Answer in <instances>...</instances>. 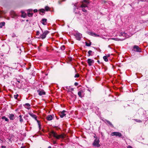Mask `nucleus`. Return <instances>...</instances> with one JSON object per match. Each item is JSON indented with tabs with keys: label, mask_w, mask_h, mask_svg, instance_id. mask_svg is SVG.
<instances>
[{
	"label": "nucleus",
	"mask_w": 148,
	"mask_h": 148,
	"mask_svg": "<svg viewBox=\"0 0 148 148\" xmlns=\"http://www.w3.org/2000/svg\"><path fill=\"white\" fill-rule=\"evenodd\" d=\"M84 2L86 3V4L83 3L81 5V7L82 8L83 11L86 12H87V9L89 10L90 8L88 7V4L89 3V1L87 0H84Z\"/></svg>",
	"instance_id": "1"
},
{
	"label": "nucleus",
	"mask_w": 148,
	"mask_h": 148,
	"mask_svg": "<svg viewBox=\"0 0 148 148\" xmlns=\"http://www.w3.org/2000/svg\"><path fill=\"white\" fill-rule=\"evenodd\" d=\"M99 138L96 137V138L95 139L92 143V145L95 147H99L101 146L99 144Z\"/></svg>",
	"instance_id": "2"
},
{
	"label": "nucleus",
	"mask_w": 148,
	"mask_h": 148,
	"mask_svg": "<svg viewBox=\"0 0 148 148\" xmlns=\"http://www.w3.org/2000/svg\"><path fill=\"white\" fill-rule=\"evenodd\" d=\"M74 35L77 40H80L82 37V34L79 32L77 31H76L74 33Z\"/></svg>",
	"instance_id": "3"
},
{
	"label": "nucleus",
	"mask_w": 148,
	"mask_h": 148,
	"mask_svg": "<svg viewBox=\"0 0 148 148\" xmlns=\"http://www.w3.org/2000/svg\"><path fill=\"white\" fill-rule=\"evenodd\" d=\"M51 133L53 137H55L56 139H59L60 138H64V136L62 135H58L56 132L53 131H52Z\"/></svg>",
	"instance_id": "4"
},
{
	"label": "nucleus",
	"mask_w": 148,
	"mask_h": 148,
	"mask_svg": "<svg viewBox=\"0 0 148 148\" xmlns=\"http://www.w3.org/2000/svg\"><path fill=\"white\" fill-rule=\"evenodd\" d=\"M41 29L42 32V34H41L40 36V37H38V38L44 39L46 38L47 35L49 33V32L47 30H45L44 32H43L42 29Z\"/></svg>",
	"instance_id": "5"
},
{
	"label": "nucleus",
	"mask_w": 148,
	"mask_h": 148,
	"mask_svg": "<svg viewBox=\"0 0 148 148\" xmlns=\"http://www.w3.org/2000/svg\"><path fill=\"white\" fill-rule=\"evenodd\" d=\"M111 135L112 136H118L120 138H123L124 137L122 136L121 134L119 132H114L111 133Z\"/></svg>",
	"instance_id": "6"
},
{
	"label": "nucleus",
	"mask_w": 148,
	"mask_h": 148,
	"mask_svg": "<svg viewBox=\"0 0 148 148\" xmlns=\"http://www.w3.org/2000/svg\"><path fill=\"white\" fill-rule=\"evenodd\" d=\"M101 2L102 3H104L105 4H106V5H108V4L109 5H110L112 6H113L114 5V4L111 1H109L108 2L105 1L104 0H101Z\"/></svg>",
	"instance_id": "7"
},
{
	"label": "nucleus",
	"mask_w": 148,
	"mask_h": 148,
	"mask_svg": "<svg viewBox=\"0 0 148 148\" xmlns=\"http://www.w3.org/2000/svg\"><path fill=\"white\" fill-rule=\"evenodd\" d=\"M119 36H123L124 37V38H120V41H122L124 40H125L126 38H127V35L126 33L123 32H121L119 35Z\"/></svg>",
	"instance_id": "8"
},
{
	"label": "nucleus",
	"mask_w": 148,
	"mask_h": 148,
	"mask_svg": "<svg viewBox=\"0 0 148 148\" xmlns=\"http://www.w3.org/2000/svg\"><path fill=\"white\" fill-rule=\"evenodd\" d=\"M133 49L135 51L139 52H141L140 49L137 45L134 46Z\"/></svg>",
	"instance_id": "9"
},
{
	"label": "nucleus",
	"mask_w": 148,
	"mask_h": 148,
	"mask_svg": "<svg viewBox=\"0 0 148 148\" xmlns=\"http://www.w3.org/2000/svg\"><path fill=\"white\" fill-rule=\"evenodd\" d=\"M103 121L105 122L108 125L110 126L111 127H113L114 126L112 124L111 122H110L109 121L106 119H105L104 120H103Z\"/></svg>",
	"instance_id": "10"
},
{
	"label": "nucleus",
	"mask_w": 148,
	"mask_h": 148,
	"mask_svg": "<svg viewBox=\"0 0 148 148\" xmlns=\"http://www.w3.org/2000/svg\"><path fill=\"white\" fill-rule=\"evenodd\" d=\"M66 112V111L64 110L61 112H60L59 113V115L61 118H63L64 116H65L66 115V114H65V113Z\"/></svg>",
	"instance_id": "11"
},
{
	"label": "nucleus",
	"mask_w": 148,
	"mask_h": 148,
	"mask_svg": "<svg viewBox=\"0 0 148 148\" xmlns=\"http://www.w3.org/2000/svg\"><path fill=\"white\" fill-rule=\"evenodd\" d=\"M94 61L91 59H88L87 60V63L89 66H90L92 65V64L94 63Z\"/></svg>",
	"instance_id": "12"
},
{
	"label": "nucleus",
	"mask_w": 148,
	"mask_h": 148,
	"mask_svg": "<svg viewBox=\"0 0 148 148\" xmlns=\"http://www.w3.org/2000/svg\"><path fill=\"white\" fill-rule=\"evenodd\" d=\"M88 33L90 36L94 37H100V36L99 34H96L94 32H89Z\"/></svg>",
	"instance_id": "13"
},
{
	"label": "nucleus",
	"mask_w": 148,
	"mask_h": 148,
	"mask_svg": "<svg viewBox=\"0 0 148 148\" xmlns=\"http://www.w3.org/2000/svg\"><path fill=\"white\" fill-rule=\"evenodd\" d=\"M37 92L38 93V95L40 96H42L45 94V92L43 90H37Z\"/></svg>",
	"instance_id": "14"
},
{
	"label": "nucleus",
	"mask_w": 148,
	"mask_h": 148,
	"mask_svg": "<svg viewBox=\"0 0 148 148\" xmlns=\"http://www.w3.org/2000/svg\"><path fill=\"white\" fill-rule=\"evenodd\" d=\"M28 114L34 118L35 120H37V117L36 115L33 114V113L31 112H29Z\"/></svg>",
	"instance_id": "15"
},
{
	"label": "nucleus",
	"mask_w": 148,
	"mask_h": 148,
	"mask_svg": "<svg viewBox=\"0 0 148 148\" xmlns=\"http://www.w3.org/2000/svg\"><path fill=\"white\" fill-rule=\"evenodd\" d=\"M9 117L11 120H13L15 118L14 115L13 114H9Z\"/></svg>",
	"instance_id": "16"
},
{
	"label": "nucleus",
	"mask_w": 148,
	"mask_h": 148,
	"mask_svg": "<svg viewBox=\"0 0 148 148\" xmlns=\"http://www.w3.org/2000/svg\"><path fill=\"white\" fill-rule=\"evenodd\" d=\"M24 106L25 107V108H27L28 110H29L30 108V105L28 103H25V105H24Z\"/></svg>",
	"instance_id": "17"
},
{
	"label": "nucleus",
	"mask_w": 148,
	"mask_h": 148,
	"mask_svg": "<svg viewBox=\"0 0 148 148\" xmlns=\"http://www.w3.org/2000/svg\"><path fill=\"white\" fill-rule=\"evenodd\" d=\"M46 119L49 121H51L53 119V116L51 115H48L46 118Z\"/></svg>",
	"instance_id": "18"
},
{
	"label": "nucleus",
	"mask_w": 148,
	"mask_h": 148,
	"mask_svg": "<svg viewBox=\"0 0 148 148\" xmlns=\"http://www.w3.org/2000/svg\"><path fill=\"white\" fill-rule=\"evenodd\" d=\"M47 19L46 18H42V20L41 23L43 25H46L47 23Z\"/></svg>",
	"instance_id": "19"
},
{
	"label": "nucleus",
	"mask_w": 148,
	"mask_h": 148,
	"mask_svg": "<svg viewBox=\"0 0 148 148\" xmlns=\"http://www.w3.org/2000/svg\"><path fill=\"white\" fill-rule=\"evenodd\" d=\"M5 23L4 22H2L0 23V28H2V27L4 26Z\"/></svg>",
	"instance_id": "20"
},
{
	"label": "nucleus",
	"mask_w": 148,
	"mask_h": 148,
	"mask_svg": "<svg viewBox=\"0 0 148 148\" xmlns=\"http://www.w3.org/2000/svg\"><path fill=\"white\" fill-rule=\"evenodd\" d=\"M39 11L40 12V14L41 15H42L41 14V13L42 12V13L44 14L45 13V10L43 9H41L39 10Z\"/></svg>",
	"instance_id": "21"
},
{
	"label": "nucleus",
	"mask_w": 148,
	"mask_h": 148,
	"mask_svg": "<svg viewBox=\"0 0 148 148\" xmlns=\"http://www.w3.org/2000/svg\"><path fill=\"white\" fill-rule=\"evenodd\" d=\"M1 119H4L5 120V121H9V119L7 118H6L5 116H3L2 117Z\"/></svg>",
	"instance_id": "22"
},
{
	"label": "nucleus",
	"mask_w": 148,
	"mask_h": 148,
	"mask_svg": "<svg viewBox=\"0 0 148 148\" xmlns=\"http://www.w3.org/2000/svg\"><path fill=\"white\" fill-rule=\"evenodd\" d=\"M92 52V51L91 50H89L88 51V54L87 55V56L88 57L90 56H92V54H91V53Z\"/></svg>",
	"instance_id": "23"
},
{
	"label": "nucleus",
	"mask_w": 148,
	"mask_h": 148,
	"mask_svg": "<svg viewBox=\"0 0 148 148\" xmlns=\"http://www.w3.org/2000/svg\"><path fill=\"white\" fill-rule=\"evenodd\" d=\"M33 14V13H30V12H27V15L29 17H32Z\"/></svg>",
	"instance_id": "24"
},
{
	"label": "nucleus",
	"mask_w": 148,
	"mask_h": 148,
	"mask_svg": "<svg viewBox=\"0 0 148 148\" xmlns=\"http://www.w3.org/2000/svg\"><path fill=\"white\" fill-rule=\"evenodd\" d=\"M103 58L106 62H108V58L106 56H104L103 57Z\"/></svg>",
	"instance_id": "25"
},
{
	"label": "nucleus",
	"mask_w": 148,
	"mask_h": 148,
	"mask_svg": "<svg viewBox=\"0 0 148 148\" xmlns=\"http://www.w3.org/2000/svg\"><path fill=\"white\" fill-rule=\"evenodd\" d=\"M143 116L145 117V118L143 119V120L145 121H147L148 119V118L146 117L145 115L144 114H143Z\"/></svg>",
	"instance_id": "26"
},
{
	"label": "nucleus",
	"mask_w": 148,
	"mask_h": 148,
	"mask_svg": "<svg viewBox=\"0 0 148 148\" xmlns=\"http://www.w3.org/2000/svg\"><path fill=\"white\" fill-rule=\"evenodd\" d=\"M76 9V8H74V12H75V14H79L80 15H81V13L79 11H77V12H75Z\"/></svg>",
	"instance_id": "27"
},
{
	"label": "nucleus",
	"mask_w": 148,
	"mask_h": 148,
	"mask_svg": "<svg viewBox=\"0 0 148 148\" xmlns=\"http://www.w3.org/2000/svg\"><path fill=\"white\" fill-rule=\"evenodd\" d=\"M91 44V42H90L89 43H88V42H86V45L87 46L89 47L90 46Z\"/></svg>",
	"instance_id": "28"
},
{
	"label": "nucleus",
	"mask_w": 148,
	"mask_h": 148,
	"mask_svg": "<svg viewBox=\"0 0 148 148\" xmlns=\"http://www.w3.org/2000/svg\"><path fill=\"white\" fill-rule=\"evenodd\" d=\"M45 11H48L50 10L48 6H46L45 7Z\"/></svg>",
	"instance_id": "29"
},
{
	"label": "nucleus",
	"mask_w": 148,
	"mask_h": 148,
	"mask_svg": "<svg viewBox=\"0 0 148 148\" xmlns=\"http://www.w3.org/2000/svg\"><path fill=\"white\" fill-rule=\"evenodd\" d=\"M82 92L81 91H79L78 92V95H79V96L81 97H82V96L81 95L82 94Z\"/></svg>",
	"instance_id": "30"
},
{
	"label": "nucleus",
	"mask_w": 148,
	"mask_h": 148,
	"mask_svg": "<svg viewBox=\"0 0 148 148\" xmlns=\"http://www.w3.org/2000/svg\"><path fill=\"white\" fill-rule=\"evenodd\" d=\"M60 49L62 51H64L65 49V46L64 45H62L60 47Z\"/></svg>",
	"instance_id": "31"
},
{
	"label": "nucleus",
	"mask_w": 148,
	"mask_h": 148,
	"mask_svg": "<svg viewBox=\"0 0 148 148\" xmlns=\"http://www.w3.org/2000/svg\"><path fill=\"white\" fill-rule=\"evenodd\" d=\"M36 121H37V123H38V125H39V129H40V126H41V125L40 124V121H39L38 120H37H37H36Z\"/></svg>",
	"instance_id": "32"
},
{
	"label": "nucleus",
	"mask_w": 148,
	"mask_h": 148,
	"mask_svg": "<svg viewBox=\"0 0 148 148\" xmlns=\"http://www.w3.org/2000/svg\"><path fill=\"white\" fill-rule=\"evenodd\" d=\"M112 39L117 41L120 40V39H118L117 38H112Z\"/></svg>",
	"instance_id": "33"
},
{
	"label": "nucleus",
	"mask_w": 148,
	"mask_h": 148,
	"mask_svg": "<svg viewBox=\"0 0 148 148\" xmlns=\"http://www.w3.org/2000/svg\"><path fill=\"white\" fill-rule=\"evenodd\" d=\"M79 76V75L78 74H75L74 76L75 78L78 77Z\"/></svg>",
	"instance_id": "34"
},
{
	"label": "nucleus",
	"mask_w": 148,
	"mask_h": 148,
	"mask_svg": "<svg viewBox=\"0 0 148 148\" xmlns=\"http://www.w3.org/2000/svg\"><path fill=\"white\" fill-rule=\"evenodd\" d=\"M18 96V94H16V95H14V97L15 99H17V97Z\"/></svg>",
	"instance_id": "35"
},
{
	"label": "nucleus",
	"mask_w": 148,
	"mask_h": 148,
	"mask_svg": "<svg viewBox=\"0 0 148 148\" xmlns=\"http://www.w3.org/2000/svg\"><path fill=\"white\" fill-rule=\"evenodd\" d=\"M135 120L136 122H139V123H140L142 122V121L140 120H138L137 119H135Z\"/></svg>",
	"instance_id": "36"
},
{
	"label": "nucleus",
	"mask_w": 148,
	"mask_h": 148,
	"mask_svg": "<svg viewBox=\"0 0 148 148\" xmlns=\"http://www.w3.org/2000/svg\"><path fill=\"white\" fill-rule=\"evenodd\" d=\"M26 14L25 13V14H22V15L21 17H23V18H25V17H26Z\"/></svg>",
	"instance_id": "37"
},
{
	"label": "nucleus",
	"mask_w": 148,
	"mask_h": 148,
	"mask_svg": "<svg viewBox=\"0 0 148 148\" xmlns=\"http://www.w3.org/2000/svg\"><path fill=\"white\" fill-rule=\"evenodd\" d=\"M19 121L21 123L23 121V120L22 118H21L20 119Z\"/></svg>",
	"instance_id": "38"
},
{
	"label": "nucleus",
	"mask_w": 148,
	"mask_h": 148,
	"mask_svg": "<svg viewBox=\"0 0 148 148\" xmlns=\"http://www.w3.org/2000/svg\"><path fill=\"white\" fill-rule=\"evenodd\" d=\"M40 33L38 31H36V35L37 36V35H39V34Z\"/></svg>",
	"instance_id": "39"
},
{
	"label": "nucleus",
	"mask_w": 148,
	"mask_h": 148,
	"mask_svg": "<svg viewBox=\"0 0 148 148\" xmlns=\"http://www.w3.org/2000/svg\"><path fill=\"white\" fill-rule=\"evenodd\" d=\"M32 9H29V10H28L27 11V12H32Z\"/></svg>",
	"instance_id": "40"
},
{
	"label": "nucleus",
	"mask_w": 148,
	"mask_h": 148,
	"mask_svg": "<svg viewBox=\"0 0 148 148\" xmlns=\"http://www.w3.org/2000/svg\"><path fill=\"white\" fill-rule=\"evenodd\" d=\"M78 84L77 82H76L74 84V85L75 86H77Z\"/></svg>",
	"instance_id": "41"
},
{
	"label": "nucleus",
	"mask_w": 148,
	"mask_h": 148,
	"mask_svg": "<svg viewBox=\"0 0 148 148\" xmlns=\"http://www.w3.org/2000/svg\"><path fill=\"white\" fill-rule=\"evenodd\" d=\"M33 11L34 13L37 12L38 11L36 9L34 10Z\"/></svg>",
	"instance_id": "42"
},
{
	"label": "nucleus",
	"mask_w": 148,
	"mask_h": 148,
	"mask_svg": "<svg viewBox=\"0 0 148 148\" xmlns=\"http://www.w3.org/2000/svg\"><path fill=\"white\" fill-rule=\"evenodd\" d=\"M53 144H56V142L55 141L53 140Z\"/></svg>",
	"instance_id": "43"
},
{
	"label": "nucleus",
	"mask_w": 148,
	"mask_h": 148,
	"mask_svg": "<svg viewBox=\"0 0 148 148\" xmlns=\"http://www.w3.org/2000/svg\"><path fill=\"white\" fill-rule=\"evenodd\" d=\"M1 148H6V147L5 146H4L3 145L1 146Z\"/></svg>",
	"instance_id": "44"
},
{
	"label": "nucleus",
	"mask_w": 148,
	"mask_h": 148,
	"mask_svg": "<svg viewBox=\"0 0 148 148\" xmlns=\"http://www.w3.org/2000/svg\"><path fill=\"white\" fill-rule=\"evenodd\" d=\"M127 148H133L130 145H129L128 147H127Z\"/></svg>",
	"instance_id": "45"
},
{
	"label": "nucleus",
	"mask_w": 148,
	"mask_h": 148,
	"mask_svg": "<svg viewBox=\"0 0 148 148\" xmlns=\"http://www.w3.org/2000/svg\"><path fill=\"white\" fill-rule=\"evenodd\" d=\"M106 56L108 58V57H109L110 56V54H108Z\"/></svg>",
	"instance_id": "46"
},
{
	"label": "nucleus",
	"mask_w": 148,
	"mask_h": 148,
	"mask_svg": "<svg viewBox=\"0 0 148 148\" xmlns=\"http://www.w3.org/2000/svg\"><path fill=\"white\" fill-rule=\"evenodd\" d=\"M21 12L22 13V15L25 14L24 12L23 11H21Z\"/></svg>",
	"instance_id": "47"
},
{
	"label": "nucleus",
	"mask_w": 148,
	"mask_h": 148,
	"mask_svg": "<svg viewBox=\"0 0 148 148\" xmlns=\"http://www.w3.org/2000/svg\"><path fill=\"white\" fill-rule=\"evenodd\" d=\"M15 36H16L15 34H13V35L12 36V37H14Z\"/></svg>",
	"instance_id": "48"
},
{
	"label": "nucleus",
	"mask_w": 148,
	"mask_h": 148,
	"mask_svg": "<svg viewBox=\"0 0 148 148\" xmlns=\"http://www.w3.org/2000/svg\"><path fill=\"white\" fill-rule=\"evenodd\" d=\"M19 117L20 118H22V116L21 115H20L19 116Z\"/></svg>",
	"instance_id": "49"
},
{
	"label": "nucleus",
	"mask_w": 148,
	"mask_h": 148,
	"mask_svg": "<svg viewBox=\"0 0 148 148\" xmlns=\"http://www.w3.org/2000/svg\"><path fill=\"white\" fill-rule=\"evenodd\" d=\"M76 3H75V4L74 5V6H75V8H76V7L77 5H76Z\"/></svg>",
	"instance_id": "50"
},
{
	"label": "nucleus",
	"mask_w": 148,
	"mask_h": 148,
	"mask_svg": "<svg viewBox=\"0 0 148 148\" xmlns=\"http://www.w3.org/2000/svg\"><path fill=\"white\" fill-rule=\"evenodd\" d=\"M19 50H20V51L18 52H20V53H21V49H19Z\"/></svg>",
	"instance_id": "51"
},
{
	"label": "nucleus",
	"mask_w": 148,
	"mask_h": 148,
	"mask_svg": "<svg viewBox=\"0 0 148 148\" xmlns=\"http://www.w3.org/2000/svg\"><path fill=\"white\" fill-rule=\"evenodd\" d=\"M21 148H25V147H23V146H22V147H21Z\"/></svg>",
	"instance_id": "52"
},
{
	"label": "nucleus",
	"mask_w": 148,
	"mask_h": 148,
	"mask_svg": "<svg viewBox=\"0 0 148 148\" xmlns=\"http://www.w3.org/2000/svg\"><path fill=\"white\" fill-rule=\"evenodd\" d=\"M48 148H51V146H49L48 147Z\"/></svg>",
	"instance_id": "53"
},
{
	"label": "nucleus",
	"mask_w": 148,
	"mask_h": 148,
	"mask_svg": "<svg viewBox=\"0 0 148 148\" xmlns=\"http://www.w3.org/2000/svg\"><path fill=\"white\" fill-rule=\"evenodd\" d=\"M71 90H73V88H71Z\"/></svg>",
	"instance_id": "54"
},
{
	"label": "nucleus",
	"mask_w": 148,
	"mask_h": 148,
	"mask_svg": "<svg viewBox=\"0 0 148 148\" xmlns=\"http://www.w3.org/2000/svg\"><path fill=\"white\" fill-rule=\"evenodd\" d=\"M17 82H18V83H20V81H19V80H17Z\"/></svg>",
	"instance_id": "55"
},
{
	"label": "nucleus",
	"mask_w": 148,
	"mask_h": 148,
	"mask_svg": "<svg viewBox=\"0 0 148 148\" xmlns=\"http://www.w3.org/2000/svg\"><path fill=\"white\" fill-rule=\"evenodd\" d=\"M96 137H97V136H96V135L95 136H94V137L95 138V139L96 138Z\"/></svg>",
	"instance_id": "56"
},
{
	"label": "nucleus",
	"mask_w": 148,
	"mask_h": 148,
	"mask_svg": "<svg viewBox=\"0 0 148 148\" xmlns=\"http://www.w3.org/2000/svg\"><path fill=\"white\" fill-rule=\"evenodd\" d=\"M88 90L89 91H90V90L89 89H88Z\"/></svg>",
	"instance_id": "57"
},
{
	"label": "nucleus",
	"mask_w": 148,
	"mask_h": 148,
	"mask_svg": "<svg viewBox=\"0 0 148 148\" xmlns=\"http://www.w3.org/2000/svg\"><path fill=\"white\" fill-rule=\"evenodd\" d=\"M101 135H102V136H103V134H102V133H101Z\"/></svg>",
	"instance_id": "58"
},
{
	"label": "nucleus",
	"mask_w": 148,
	"mask_h": 148,
	"mask_svg": "<svg viewBox=\"0 0 148 148\" xmlns=\"http://www.w3.org/2000/svg\"><path fill=\"white\" fill-rule=\"evenodd\" d=\"M56 119H58L59 118H57V116H56Z\"/></svg>",
	"instance_id": "59"
},
{
	"label": "nucleus",
	"mask_w": 148,
	"mask_h": 148,
	"mask_svg": "<svg viewBox=\"0 0 148 148\" xmlns=\"http://www.w3.org/2000/svg\"><path fill=\"white\" fill-rule=\"evenodd\" d=\"M108 47H109V48H111V47H110V46L109 45V46H108Z\"/></svg>",
	"instance_id": "60"
},
{
	"label": "nucleus",
	"mask_w": 148,
	"mask_h": 148,
	"mask_svg": "<svg viewBox=\"0 0 148 148\" xmlns=\"http://www.w3.org/2000/svg\"><path fill=\"white\" fill-rule=\"evenodd\" d=\"M97 62H98L99 63V60H98V61H97Z\"/></svg>",
	"instance_id": "61"
},
{
	"label": "nucleus",
	"mask_w": 148,
	"mask_h": 148,
	"mask_svg": "<svg viewBox=\"0 0 148 148\" xmlns=\"http://www.w3.org/2000/svg\"><path fill=\"white\" fill-rule=\"evenodd\" d=\"M28 21V20H26V21Z\"/></svg>",
	"instance_id": "62"
},
{
	"label": "nucleus",
	"mask_w": 148,
	"mask_h": 148,
	"mask_svg": "<svg viewBox=\"0 0 148 148\" xmlns=\"http://www.w3.org/2000/svg\"><path fill=\"white\" fill-rule=\"evenodd\" d=\"M17 48H18V46L17 47Z\"/></svg>",
	"instance_id": "63"
},
{
	"label": "nucleus",
	"mask_w": 148,
	"mask_h": 148,
	"mask_svg": "<svg viewBox=\"0 0 148 148\" xmlns=\"http://www.w3.org/2000/svg\"><path fill=\"white\" fill-rule=\"evenodd\" d=\"M9 140H10V139H9Z\"/></svg>",
	"instance_id": "64"
}]
</instances>
